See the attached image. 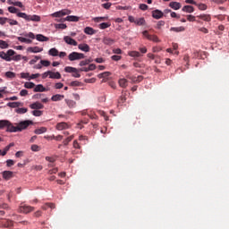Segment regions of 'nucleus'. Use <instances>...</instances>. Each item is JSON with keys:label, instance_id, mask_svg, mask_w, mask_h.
<instances>
[{"label": "nucleus", "instance_id": "nucleus-1", "mask_svg": "<svg viewBox=\"0 0 229 229\" xmlns=\"http://www.w3.org/2000/svg\"><path fill=\"white\" fill-rule=\"evenodd\" d=\"M16 126L12 123L9 120H0V130H4L6 128V131L8 133H17V131H24V130H28V127L30 124H33V121L25 120L21 121L19 123H15Z\"/></svg>", "mask_w": 229, "mask_h": 229}, {"label": "nucleus", "instance_id": "nucleus-2", "mask_svg": "<svg viewBox=\"0 0 229 229\" xmlns=\"http://www.w3.org/2000/svg\"><path fill=\"white\" fill-rule=\"evenodd\" d=\"M17 17L25 19V21H32V22H40V16L37 14L28 15L26 13H18Z\"/></svg>", "mask_w": 229, "mask_h": 229}, {"label": "nucleus", "instance_id": "nucleus-3", "mask_svg": "<svg viewBox=\"0 0 229 229\" xmlns=\"http://www.w3.org/2000/svg\"><path fill=\"white\" fill-rule=\"evenodd\" d=\"M83 58H85V54L83 53L72 52L68 55V60H70V62H74L76 60H83Z\"/></svg>", "mask_w": 229, "mask_h": 229}, {"label": "nucleus", "instance_id": "nucleus-4", "mask_svg": "<svg viewBox=\"0 0 229 229\" xmlns=\"http://www.w3.org/2000/svg\"><path fill=\"white\" fill-rule=\"evenodd\" d=\"M143 37H145V38H148V40H150L151 42H160V38H158V36L157 35H150L149 32H148V30H144L142 32Z\"/></svg>", "mask_w": 229, "mask_h": 229}, {"label": "nucleus", "instance_id": "nucleus-5", "mask_svg": "<svg viewBox=\"0 0 229 229\" xmlns=\"http://www.w3.org/2000/svg\"><path fill=\"white\" fill-rule=\"evenodd\" d=\"M33 210H35V208L31 206L23 205L19 208V212L21 214H30V212H33Z\"/></svg>", "mask_w": 229, "mask_h": 229}, {"label": "nucleus", "instance_id": "nucleus-6", "mask_svg": "<svg viewBox=\"0 0 229 229\" xmlns=\"http://www.w3.org/2000/svg\"><path fill=\"white\" fill-rule=\"evenodd\" d=\"M69 13H71V11L69 10H61L59 12L53 13L50 15L51 17L60 18L64 17V15H69Z\"/></svg>", "mask_w": 229, "mask_h": 229}, {"label": "nucleus", "instance_id": "nucleus-7", "mask_svg": "<svg viewBox=\"0 0 229 229\" xmlns=\"http://www.w3.org/2000/svg\"><path fill=\"white\" fill-rule=\"evenodd\" d=\"M55 21H57V22H64L65 21H67L68 22H78V21H80V17L74 16V15H70V16H67L64 20H55Z\"/></svg>", "mask_w": 229, "mask_h": 229}, {"label": "nucleus", "instance_id": "nucleus-8", "mask_svg": "<svg viewBox=\"0 0 229 229\" xmlns=\"http://www.w3.org/2000/svg\"><path fill=\"white\" fill-rule=\"evenodd\" d=\"M64 40L65 44H68V46H78V42L74 40V38H71L70 36H64Z\"/></svg>", "mask_w": 229, "mask_h": 229}, {"label": "nucleus", "instance_id": "nucleus-9", "mask_svg": "<svg viewBox=\"0 0 229 229\" xmlns=\"http://www.w3.org/2000/svg\"><path fill=\"white\" fill-rule=\"evenodd\" d=\"M0 225L4 227V228H10L12 226H13V221L10 220V219H2L0 221Z\"/></svg>", "mask_w": 229, "mask_h": 229}, {"label": "nucleus", "instance_id": "nucleus-10", "mask_svg": "<svg viewBox=\"0 0 229 229\" xmlns=\"http://www.w3.org/2000/svg\"><path fill=\"white\" fill-rule=\"evenodd\" d=\"M56 130H58L59 131H62V130H68L69 128V123H65V122H61L58 123L55 126Z\"/></svg>", "mask_w": 229, "mask_h": 229}, {"label": "nucleus", "instance_id": "nucleus-11", "mask_svg": "<svg viewBox=\"0 0 229 229\" xmlns=\"http://www.w3.org/2000/svg\"><path fill=\"white\" fill-rule=\"evenodd\" d=\"M102 42L105 44V46H114V44H115V39L109 37H105L102 39Z\"/></svg>", "mask_w": 229, "mask_h": 229}, {"label": "nucleus", "instance_id": "nucleus-12", "mask_svg": "<svg viewBox=\"0 0 229 229\" xmlns=\"http://www.w3.org/2000/svg\"><path fill=\"white\" fill-rule=\"evenodd\" d=\"M30 108H31V110H42L44 106L40 102H34L30 105Z\"/></svg>", "mask_w": 229, "mask_h": 229}, {"label": "nucleus", "instance_id": "nucleus-13", "mask_svg": "<svg viewBox=\"0 0 229 229\" xmlns=\"http://www.w3.org/2000/svg\"><path fill=\"white\" fill-rule=\"evenodd\" d=\"M2 176L4 178V180H12V178H13V172L12 171H4L2 173Z\"/></svg>", "mask_w": 229, "mask_h": 229}, {"label": "nucleus", "instance_id": "nucleus-14", "mask_svg": "<svg viewBox=\"0 0 229 229\" xmlns=\"http://www.w3.org/2000/svg\"><path fill=\"white\" fill-rule=\"evenodd\" d=\"M78 49L81 51H83L84 53H89L90 51V47L88 44H79L78 45Z\"/></svg>", "mask_w": 229, "mask_h": 229}, {"label": "nucleus", "instance_id": "nucleus-15", "mask_svg": "<svg viewBox=\"0 0 229 229\" xmlns=\"http://www.w3.org/2000/svg\"><path fill=\"white\" fill-rule=\"evenodd\" d=\"M27 51L29 53H42V51H44V48H40L39 47H30L27 48Z\"/></svg>", "mask_w": 229, "mask_h": 229}, {"label": "nucleus", "instance_id": "nucleus-16", "mask_svg": "<svg viewBox=\"0 0 229 229\" xmlns=\"http://www.w3.org/2000/svg\"><path fill=\"white\" fill-rule=\"evenodd\" d=\"M152 17L154 19H162V17H164V13L160 10H155L152 12Z\"/></svg>", "mask_w": 229, "mask_h": 229}, {"label": "nucleus", "instance_id": "nucleus-17", "mask_svg": "<svg viewBox=\"0 0 229 229\" xmlns=\"http://www.w3.org/2000/svg\"><path fill=\"white\" fill-rule=\"evenodd\" d=\"M198 19H201L202 21H205V22H210L212 21V17L210 14H200L197 16Z\"/></svg>", "mask_w": 229, "mask_h": 229}, {"label": "nucleus", "instance_id": "nucleus-18", "mask_svg": "<svg viewBox=\"0 0 229 229\" xmlns=\"http://www.w3.org/2000/svg\"><path fill=\"white\" fill-rule=\"evenodd\" d=\"M36 39L38 42H47L49 40V38H47L42 34H38V35H36Z\"/></svg>", "mask_w": 229, "mask_h": 229}, {"label": "nucleus", "instance_id": "nucleus-19", "mask_svg": "<svg viewBox=\"0 0 229 229\" xmlns=\"http://www.w3.org/2000/svg\"><path fill=\"white\" fill-rule=\"evenodd\" d=\"M169 6L170 8H173V10H180V8H182V4L178 2H171Z\"/></svg>", "mask_w": 229, "mask_h": 229}, {"label": "nucleus", "instance_id": "nucleus-20", "mask_svg": "<svg viewBox=\"0 0 229 229\" xmlns=\"http://www.w3.org/2000/svg\"><path fill=\"white\" fill-rule=\"evenodd\" d=\"M65 96L64 95H60V94H56V95H54L52 96L51 98V101H62L63 99H64Z\"/></svg>", "mask_w": 229, "mask_h": 229}, {"label": "nucleus", "instance_id": "nucleus-21", "mask_svg": "<svg viewBox=\"0 0 229 229\" xmlns=\"http://www.w3.org/2000/svg\"><path fill=\"white\" fill-rule=\"evenodd\" d=\"M119 86L122 87V89H126L128 87V80L123 78L118 81Z\"/></svg>", "mask_w": 229, "mask_h": 229}, {"label": "nucleus", "instance_id": "nucleus-22", "mask_svg": "<svg viewBox=\"0 0 229 229\" xmlns=\"http://www.w3.org/2000/svg\"><path fill=\"white\" fill-rule=\"evenodd\" d=\"M52 80H60L62 78V74H60L58 72H50V76Z\"/></svg>", "mask_w": 229, "mask_h": 229}, {"label": "nucleus", "instance_id": "nucleus-23", "mask_svg": "<svg viewBox=\"0 0 229 229\" xmlns=\"http://www.w3.org/2000/svg\"><path fill=\"white\" fill-rule=\"evenodd\" d=\"M34 87V92H46V88L42 84H38Z\"/></svg>", "mask_w": 229, "mask_h": 229}, {"label": "nucleus", "instance_id": "nucleus-24", "mask_svg": "<svg viewBox=\"0 0 229 229\" xmlns=\"http://www.w3.org/2000/svg\"><path fill=\"white\" fill-rule=\"evenodd\" d=\"M0 58L5 60V62H12V57H10L7 53L0 52Z\"/></svg>", "mask_w": 229, "mask_h": 229}, {"label": "nucleus", "instance_id": "nucleus-25", "mask_svg": "<svg viewBox=\"0 0 229 229\" xmlns=\"http://www.w3.org/2000/svg\"><path fill=\"white\" fill-rule=\"evenodd\" d=\"M129 56H131L132 58H140L142 56L141 54L138 51H130L128 52Z\"/></svg>", "mask_w": 229, "mask_h": 229}, {"label": "nucleus", "instance_id": "nucleus-26", "mask_svg": "<svg viewBox=\"0 0 229 229\" xmlns=\"http://www.w3.org/2000/svg\"><path fill=\"white\" fill-rule=\"evenodd\" d=\"M182 12H186V13H192L194 12V7L191 5H185L182 7Z\"/></svg>", "mask_w": 229, "mask_h": 229}, {"label": "nucleus", "instance_id": "nucleus-27", "mask_svg": "<svg viewBox=\"0 0 229 229\" xmlns=\"http://www.w3.org/2000/svg\"><path fill=\"white\" fill-rule=\"evenodd\" d=\"M46 131H47V128L40 127L39 129H36L34 133H36V135H42V133H46Z\"/></svg>", "mask_w": 229, "mask_h": 229}, {"label": "nucleus", "instance_id": "nucleus-28", "mask_svg": "<svg viewBox=\"0 0 229 229\" xmlns=\"http://www.w3.org/2000/svg\"><path fill=\"white\" fill-rule=\"evenodd\" d=\"M64 101H65L67 106H69L70 108H75L76 107V102L74 100L65 99Z\"/></svg>", "mask_w": 229, "mask_h": 229}, {"label": "nucleus", "instance_id": "nucleus-29", "mask_svg": "<svg viewBox=\"0 0 229 229\" xmlns=\"http://www.w3.org/2000/svg\"><path fill=\"white\" fill-rule=\"evenodd\" d=\"M21 102H9L7 103V106L10 108H19L21 106Z\"/></svg>", "mask_w": 229, "mask_h": 229}, {"label": "nucleus", "instance_id": "nucleus-30", "mask_svg": "<svg viewBox=\"0 0 229 229\" xmlns=\"http://www.w3.org/2000/svg\"><path fill=\"white\" fill-rule=\"evenodd\" d=\"M84 33H86V35H95L96 30H94L92 27H86L84 29Z\"/></svg>", "mask_w": 229, "mask_h": 229}, {"label": "nucleus", "instance_id": "nucleus-31", "mask_svg": "<svg viewBox=\"0 0 229 229\" xmlns=\"http://www.w3.org/2000/svg\"><path fill=\"white\" fill-rule=\"evenodd\" d=\"M108 76H112V72H102V73H99L98 75V78H99L100 80L101 79H106V78H108Z\"/></svg>", "mask_w": 229, "mask_h": 229}, {"label": "nucleus", "instance_id": "nucleus-32", "mask_svg": "<svg viewBox=\"0 0 229 229\" xmlns=\"http://www.w3.org/2000/svg\"><path fill=\"white\" fill-rule=\"evenodd\" d=\"M170 31H174L175 33H180L182 31H185V28L184 27H172L170 29Z\"/></svg>", "mask_w": 229, "mask_h": 229}, {"label": "nucleus", "instance_id": "nucleus-33", "mask_svg": "<svg viewBox=\"0 0 229 229\" xmlns=\"http://www.w3.org/2000/svg\"><path fill=\"white\" fill-rule=\"evenodd\" d=\"M17 38L19 42H24L25 44H31L33 42L31 39L23 37H18Z\"/></svg>", "mask_w": 229, "mask_h": 229}, {"label": "nucleus", "instance_id": "nucleus-34", "mask_svg": "<svg viewBox=\"0 0 229 229\" xmlns=\"http://www.w3.org/2000/svg\"><path fill=\"white\" fill-rule=\"evenodd\" d=\"M135 24H137V26H144L146 24V20H144V18L136 19Z\"/></svg>", "mask_w": 229, "mask_h": 229}, {"label": "nucleus", "instance_id": "nucleus-35", "mask_svg": "<svg viewBox=\"0 0 229 229\" xmlns=\"http://www.w3.org/2000/svg\"><path fill=\"white\" fill-rule=\"evenodd\" d=\"M48 55L50 56H58V49L56 48H51L49 51H48Z\"/></svg>", "mask_w": 229, "mask_h": 229}, {"label": "nucleus", "instance_id": "nucleus-36", "mask_svg": "<svg viewBox=\"0 0 229 229\" xmlns=\"http://www.w3.org/2000/svg\"><path fill=\"white\" fill-rule=\"evenodd\" d=\"M9 47H10V45H8V43H6V41L0 39V48L1 49H8Z\"/></svg>", "mask_w": 229, "mask_h": 229}, {"label": "nucleus", "instance_id": "nucleus-37", "mask_svg": "<svg viewBox=\"0 0 229 229\" xmlns=\"http://www.w3.org/2000/svg\"><path fill=\"white\" fill-rule=\"evenodd\" d=\"M27 112H28V108L26 107H20L15 109V113L20 114H26Z\"/></svg>", "mask_w": 229, "mask_h": 229}, {"label": "nucleus", "instance_id": "nucleus-38", "mask_svg": "<svg viewBox=\"0 0 229 229\" xmlns=\"http://www.w3.org/2000/svg\"><path fill=\"white\" fill-rule=\"evenodd\" d=\"M72 139H74V135H71L68 138H66L64 141L63 144L64 146H68L69 142H71V140H72Z\"/></svg>", "mask_w": 229, "mask_h": 229}, {"label": "nucleus", "instance_id": "nucleus-39", "mask_svg": "<svg viewBox=\"0 0 229 229\" xmlns=\"http://www.w3.org/2000/svg\"><path fill=\"white\" fill-rule=\"evenodd\" d=\"M196 6L199 8V10H201L202 12L208 8V6L205 4H197Z\"/></svg>", "mask_w": 229, "mask_h": 229}, {"label": "nucleus", "instance_id": "nucleus-40", "mask_svg": "<svg viewBox=\"0 0 229 229\" xmlns=\"http://www.w3.org/2000/svg\"><path fill=\"white\" fill-rule=\"evenodd\" d=\"M77 69L72 66H66L64 68L65 72H76Z\"/></svg>", "mask_w": 229, "mask_h": 229}, {"label": "nucleus", "instance_id": "nucleus-41", "mask_svg": "<svg viewBox=\"0 0 229 229\" xmlns=\"http://www.w3.org/2000/svg\"><path fill=\"white\" fill-rule=\"evenodd\" d=\"M43 210H47L48 208H55V204L47 203L42 207Z\"/></svg>", "mask_w": 229, "mask_h": 229}, {"label": "nucleus", "instance_id": "nucleus-42", "mask_svg": "<svg viewBox=\"0 0 229 229\" xmlns=\"http://www.w3.org/2000/svg\"><path fill=\"white\" fill-rule=\"evenodd\" d=\"M42 114L43 112L38 109H35L34 111H32V115H34L35 117H40Z\"/></svg>", "mask_w": 229, "mask_h": 229}, {"label": "nucleus", "instance_id": "nucleus-43", "mask_svg": "<svg viewBox=\"0 0 229 229\" xmlns=\"http://www.w3.org/2000/svg\"><path fill=\"white\" fill-rule=\"evenodd\" d=\"M56 30H66L67 25L65 23L55 24Z\"/></svg>", "mask_w": 229, "mask_h": 229}, {"label": "nucleus", "instance_id": "nucleus-44", "mask_svg": "<svg viewBox=\"0 0 229 229\" xmlns=\"http://www.w3.org/2000/svg\"><path fill=\"white\" fill-rule=\"evenodd\" d=\"M24 87H25V89H35V83H33V82H25Z\"/></svg>", "mask_w": 229, "mask_h": 229}, {"label": "nucleus", "instance_id": "nucleus-45", "mask_svg": "<svg viewBox=\"0 0 229 229\" xmlns=\"http://www.w3.org/2000/svg\"><path fill=\"white\" fill-rule=\"evenodd\" d=\"M31 169L34 171H42V169H44V167L40 165H34L31 166Z\"/></svg>", "mask_w": 229, "mask_h": 229}, {"label": "nucleus", "instance_id": "nucleus-46", "mask_svg": "<svg viewBox=\"0 0 229 229\" xmlns=\"http://www.w3.org/2000/svg\"><path fill=\"white\" fill-rule=\"evenodd\" d=\"M92 61H90V59H86L84 61H81L80 63V66L83 67L85 65H89Z\"/></svg>", "mask_w": 229, "mask_h": 229}, {"label": "nucleus", "instance_id": "nucleus-47", "mask_svg": "<svg viewBox=\"0 0 229 229\" xmlns=\"http://www.w3.org/2000/svg\"><path fill=\"white\" fill-rule=\"evenodd\" d=\"M100 30H106V28H110V23L103 22L99 24Z\"/></svg>", "mask_w": 229, "mask_h": 229}, {"label": "nucleus", "instance_id": "nucleus-48", "mask_svg": "<svg viewBox=\"0 0 229 229\" xmlns=\"http://www.w3.org/2000/svg\"><path fill=\"white\" fill-rule=\"evenodd\" d=\"M41 65H43L44 67H49L51 65V62L47 61V60H41L40 61Z\"/></svg>", "mask_w": 229, "mask_h": 229}, {"label": "nucleus", "instance_id": "nucleus-49", "mask_svg": "<svg viewBox=\"0 0 229 229\" xmlns=\"http://www.w3.org/2000/svg\"><path fill=\"white\" fill-rule=\"evenodd\" d=\"M8 12H10V13H17V12H19V9L15 8L14 6H9Z\"/></svg>", "mask_w": 229, "mask_h": 229}, {"label": "nucleus", "instance_id": "nucleus-50", "mask_svg": "<svg viewBox=\"0 0 229 229\" xmlns=\"http://www.w3.org/2000/svg\"><path fill=\"white\" fill-rule=\"evenodd\" d=\"M7 22H9L10 26H17V24H19V21L9 18L7 20Z\"/></svg>", "mask_w": 229, "mask_h": 229}, {"label": "nucleus", "instance_id": "nucleus-51", "mask_svg": "<svg viewBox=\"0 0 229 229\" xmlns=\"http://www.w3.org/2000/svg\"><path fill=\"white\" fill-rule=\"evenodd\" d=\"M40 58H41L40 56L36 55V56L34 57V59H32V60L30 61V65H34V64H37V62H38V60H40Z\"/></svg>", "mask_w": 229, "mask_h": 229}, {"label": "nucleus", "instance_id": "nucleus-52", "mask_svg": "<svg viewBox=\"0 0 229 229\" xmlns=\"http://www.w3.org/2000/svg\"><path fill=\"white\" fill-rule=\"evenodd\" d=\"M11 59L13 60L14 62H19V61L22 60V55H13V58H11Z\"/></svg>", "mask_w": 229, "mask_h": 229}, {"label": "nucleus", "instance_id": "nucleus-53", "mask_svg": "<svg viewBox=\"0 0 229 229\" xmlns=\"http://www.w3.org/2000/svg\"><path fill=\"white\" fill-rule=\"evenodd\" d=\"M30 73L29 72H21V78L24 79V80H30Z\"/></svg>", "mask_w": 229, "mask_h": 229}, {"label": "nucleus", "instance_id": "nucleus-54", "mask_svg": "<svg viewBox=\"0 0 229 229\" xmlns=\"http://www.w3.org/2000/svg\"><path fill=\"white\" fill-rule=\"evenodd\" d=\"M10 4H13V6H18L19 8H22L24 5L21 2H12Z\"/></svg>", "mask_w": 229, "mask_h": 229}, {"label": "nucleus", "instance_id": "nucleus-55", "mask_svg": "<svg viewBox=\"0 0 229 229\" xmlns=\"http://www.w3.org/2000/svg\"><path fill=\"white\" fill-rule=\"evenodd\" d=\"M6 22H8V18L0 17V24H1L2 26H4V24H6Z\"/></svg>", "mask_w": 229, "mask_h": 229}, {"label": "nucleus", "instance_id": "nucleus-56", "mask_svg": "<svg viewBox=\"0 0 229 229\" xmlns=\"http://www.w3.org/2000/svg\"><path fill=\"white\" fill-rule=\"evenodd\" d=\"M6 78H15V72H5Z\"/></svg>", "mask_w": 229, "mask_h": 229}, {"label": "nucleus", "instance_id": "nucleus-57", "mask_svg": "<svg viewBox=\"0 0 229 229\" xmlns=\"http://www.w3.org/2000/svg\"><path fill=\"white\" fill-rule=\"evenodd\" d=\"M148 6L146 4H140V10H142L143 12H146L148 10Z\"/></svg>", "mask_w": 229, "mask_h": 229}, {"label": "nucleus", "instance_id": "nucleus-58", "mask_svg": "<svg viewBox=\"0 0 229 229\" xmlns=\"http://www.w3.org/2000/svg\"><path fill=\"white\" fill-rule=\"evenodd\" d=\"M14 164H15V161H13V160H12V159H8V160L6 161V165H7V167H12V165H14Z\"/></svg>", "mask_w": 229, "mask_h": 229}, {"label": "nucleus", "instance_id": "nucleus-59", "mask_svg": "<svg viewBox=\"0 0 229 229\" xmlns=\"http://www.w3.org/2000/svg\"><path fill=\"white\" fill-rule=\"evenodd\" d=\"M20 96H21V98L28 96V89H21L20 91Z\"/></svg>", "mask_w": 229, "mask_h": 229}, {"label": "nucleus", "instance_id": "nucleus-60", "mask_svg": "<svg viewBox=\"0 0 229 229\" xmlns=\"http://www.w3.org/2000/svg\"><path fill=\"white\" fill-rule=\"evenodd\" d=\"M73 148L75 149H81V146H80V144L78 143V140H76L73 141Z\"/></svg>", "mask_w": 229, "mask_h": 229}, {"label": "nucleus", "instance_id": "nucleus-61", "mask_svg": "<svg viewBox=\"0 0 229 229\" xmlns=\"http://www.w3.org/2000/svg\"><path fill=\"white\" fill-rule=\"evenodd\" d=\"M152 51H153V53H159V51H162V47H153Z\"/></svg>", "mask_w": 229, "mask_h": 229}, {"label": "nucleus", "instance_id": "nucleus-62", "mask_svg": "<svg viewBox=\"0 0 229 229\" xmlns=\"http://www.w3.org/2000/svg\"><path fill=\"white\" fill-rule=\"evenodd\" d=\"M55 89H64V83L62 82L55 83Z\"/></svg>", "mask_w": 229, "mask_h": 229}, {"label": "nucleus", "instance_id": "nucleus-63", "mask_svg": "<svg viewBox=\"0 0 229 229\" xmlns=\"http://www.w3.org/2000/svg\"><path fill=\"white\" fill-rule=\"evenodd\" d=\"M31 150L32 151H40V147L38 145H32Z\"/></svg>", "mask_w": 229, "mask_h": 229}, {"label": "nucleus", "instance_id": "nucleus-64", "mask_svg": "<svg viewBox=\"0 0 229 229\" xmlns=\"http://www.w3.org/2000/svg\"><path fill=\"white\" fill-rule=\"evenodd\" d=\"M13 55H15V52L12 49H9L7 51V56H9V58H11V56H13Z\"/></svg>", "mask_w": 229, "mask_h": 229}]
</instances>
